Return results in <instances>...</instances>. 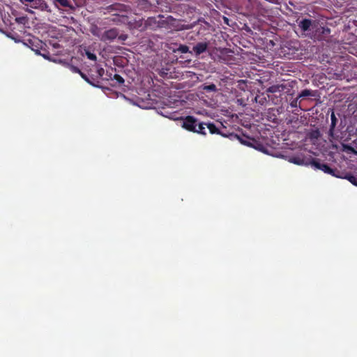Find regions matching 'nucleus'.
Wrapping results in <instances>:
<instances>
[{"label": "nucleus", "mask_w": 357, "mask_h": 357, "mask_svg": "<svg viewBox=\"0 0 357 357\" xmlns=\"http://www.w3.org/2000/svg\"><path fill=\"white\" fill-rule=\"evenodd\" d=\"M298 99H299V98L297 97V98H294L293 100H291V102H290V106L292 108H296V107H298V105H299Z\"/></svg>", "instance_id": "nucleus-25"}, {"label": "nucleus", "mask_w": 357, "mask_h": 357, "mask_svg": "<svg viewBox=\"0 0 357 357\" xmlns=\"http://www.w3.org/2000/svg\"><path fill=\"white\" fill-rule=\"evenodd\" d=\"M132 26L134 29H136L139 31H144L147 30L146 20H144L143 19L135 21Z\"/></svg>", "instance_id": "nucleus-15"}, {"label": "nucleus", "mask_w": 357, "mask_h": 357, "mask_svg": "<svg viewBox=\"0 0 357 357\" xmlns=\"http://www.w3.org/2000/svg\"><path fill=\"white\" fill-rule=\"evenodd\" d=\"M127 38V36L124 34H121L119 36V39L121 40H125Z\"/></svg>", "instance_id": "nucleus-28"}, {"label": "nucleus", "mask_w": 357, "mask_h": 357, "mask_svg": "<svg viewBox=\"0 0 357 357\" xmlns=\"http://www.w3.org/2000/svg\"><path fill=\"white\" fill-rule=\"evenodd\" d=\"M106 10L108 12H119V13H115L114 15L119 17L121 18V21L124 22L125 20L128 18L127 14L130 11V7L123 3H115L108 6L106 8Z\"/></svg>", "instance_id": "nucleus-4"}, {"label": "nucleus", "mask_w": 357, "mask_h": 357, "mask_svg": "<svg viewBox=\"0 0 357 357\" xmlns=\"http://www.w3.org/2000/svg\"><path fill=\"white\" fill-rule=\"evenodd\" d=\"M355 116H357V109L354 112Z\"/></svg>", "instance_id": "nucleus-30"}, {"label": "nucleus", "mask_w": 357, "mask_h": 357, "mask_svg": "<svg viewBox=\"0 0 357 357\" xmlns=\"http://www.w3.org/2000/svg\"><path fill=\"white\" fill-rule=\"evenodd\" d=\"M169 20H174V18L172 16H168L167 18L164 19V16L162 15H159L158 16V29L169 28Z\"/></svg>", "instance_id": "nucleus-9"}, {"label": "nucleus", "mask_w": 357, "mask_h": 357, "mask_svg": "<svg viewBox=\"0 0 357 357\" xmlns=\"http://www.w3.org/2000/svg\"><path fill=\"white\" fill-rule=\"evenodd\" d=\"M15 22L17 23L20 31H22L25 29L26 24L29 23V18L27 16H21L15 18Z\"/></svg>", "instance_id": "nucleus-12"}, {"label": "nucleus", "mask_w": 357, "mask_h": 357, "mask_svg": "<svg viewBox=\"0 0 357 357\" xmlns=\"http://www.w3.org/2000/svg\"><path fill=\"white\" fill-rule=\"evenodd\" d=\"M79 75L81 76V77L85 80L87 83L91 84V85H94L89 79V78L87 77V75L86 74H84V73L81 72V73L79 74Z\"/></svg>", "instance_id": "nucleus-26"}, {"label": "nucleus", "mask_w": 357, "mask_h": 357, "mask_svg": "<svg viewBox=\"0 0 357 357\" xmlns=\"http://www.w3.org/2000/svg\"><path fill=\"white\" fill-rule=\"evenodd\" d=\"M331 123L330 128L328 130V135L331 138H334V131H335V128L337 122V119L336 118L335 114L333 112L331 114Z\"/></svg>", "instance_id": "nucleus-13"}, {"label": "nucleus", "mask_w": 357, "mask_h": 357, "mask_svg": "<svg viewBox=\"0 0 357 357\" xmlns=\"http://www.w3.org/2000/svg\"><path fill=\"white\" fill-rule=\"evenodd\" d=\"M347 180L351 182L353 185L357 186V176L354 175H348L347 176Z\"/></svg>", "instance_id": "nucleus-23"}, {"label": "nucleus", "mask_w": 357, "mask_h": 357, "mask_svg": "<svg viewBox=\"0 0 357 357\" xmlns=\"http://www.w3.org/2000/svg\"><path fill=\"white\" fill-rule=\"evenodd\" d=\"M208 47V43L207 42H199L197 43L192 47V52L195 53V56H199L201 54L205 52Z\"/></svg>", "instance_id": "nucleus-7"}, {"label": "nucleus", "mask_w": 357, "mask_h": 357, "mask_svg": "<svg viewBox=\"0 0 357 357\" xmlns=\"http://www.w3.org/2000/svg\"><path fill=\"white\" fill-rule=\"evenodd\" d=\"M70 70L74 73L80 74L82 72L79 68L73 65L70 66Z\"/></svg>", "instance_id": "nucleus-27"}, {"label": "nucleus", "mask_w": 357, "mask_h": 357, "mask_svg": "<svg viewBox=\"0 0 357 357\" xmlns=\"http://www.w3.org/2000/svg\"><path fill=\"white\" fill-rule=\"evenodd\" d=\"M182 127L190 132H195L202 135H206L205 132L206 127L208 129L209 132L212 135L216 134L223 137L227 136L226 135L223 134L213 123L201 122L193 116H185L183 120Z\"/></svg>", "instance_id": "nucleus-2"}, {"label": "nucleus", "mask_w": 357, "mask_h": 357, "mask_svg": "<svg viewBox=\"0 0 357 357\" xmlns=\"http://www.w3.org/2000/svg\"><path fill=\"white\" fill-rule=\"evenodd\" d=\"M20 1L26 7L29 13H33V12L29 8L36 9L45 13L47 20L50 22H56L57 20V15H55L54 10L47 3V0H20Z\"/></svg>", "instance_id": "nucleus-3"}, {"label": "nucleus", "mask_w": 357, "mask_h": 357, "mask_svg": "<svg viewBox=\"0 0 357 357\" xmlns=\"http://www.w3.org/2000/svg\"><path fill=\"white\" fill-rule=\"evenodd\" d=\"M98 74H99L100 76H102V74H103V73H104V69H103V68H100V69H98Z\"/></svg>", "instance_id": "nucleus-29"}, {"label": "nucleus", "mask_w": 357, "mask_h": 357, "mask_svg": "<svg viewBox=\"0 0 357 357\" xmlns=\"http://www.w3.org/2000/svg\"><path fill=\"white\" fill-rule=\"evenodd\" d=\"M312 96H314V95H313L312 91L311 90H310V89H304V90H303L299 93L298 97L300 98H304V97Z\"/></svg>", "instance_id": "nucleus-20"}, {"label": "nucleus", "mask_w": 357, "mask_h": 357, "mask_svg": "<svg viewBox=\"0 0 357 357\" xmlns=\"http://www.w3.org/2000/svg\"><path fill=\"white\" fill-rule=\"evenodd\" d=\"M310 165L316 169L323 171L324 173L335 176V172L336 169L331 168L327 164L321 163L319 160L314 158H311L310 160Z\"/></svg>", "instance_id": "nucleus-5"}, {"label": "nucleus", "mask_w": 357, "mask_h": 357, "mask_svg": "<svg viewBox=\"0 0 357 357\" xmlns=\"http://www.w3.org/2000/svg\"><path fill=\"white\" fill-rule=\"evenodd\" d=\"M119 36V30L116 28H112L101 33L100 40L102 42H110Z\"/></svg>", "instance_id": "nucleus-6"}, {"label": "nucleus", "mask_w": 357, "mask_h": 357, "mask_svg": "<svg viewBox=\"0 0 357 357\" xmlns=\"http://www.w3.org/2000/svg\"><path fill=\"white\" fill-rule=\"evenodd\" d=\"M298 26L303 32H309L310 38L319 41H328L331 38V29L323 22L310 19H303L298 22Z\"/></svg>", "instance_id": "nucleus-1"}, {"label": "nucleus", "mask_w": 357, "mask_h": 357, "mask_svg": "<svg viewBox=\"0 0 357 357\" xmlns=\"http://www.w3.org/2000/svg\"><path fill=\"white\" fill-rule=\"evenodd\" d=\"M147 29L156 30L158 29V17H149L146 20Z\"/></svg>", "instance_id": "nucleus-10"}, {"label": "nucleus", "mask_w": 357, "mask_h": 357, "mask_svg": "<svg viewBox=\"0 0 357 357\" xmlns=\"http://www.w3.org/2000/svg\"><path fill=\"white\" fill-rule=\"evenodd\" d=\"M27 41L28 43L26 45H29L33 51L38 54H41L39 50V46H40L42 43L41 40L33 38V39H29Z\"/></svg>", "instance_id": "nucleus-8"}, {"label": "nucleus", "mask_w": 357, "mask_h": 357, "mask_svg": "<svg viewBox=\"0 0 357 357\" xmlns=\"http://www.w3.org/2000/svg\"><path fill=\"white\" fill-rule=\"evenodd\" d=\"M310 158L305 160V158H301L299 156L291 157L289 158V161L291 163L298 165H310Z\"/></svg>", "instance_id": "nucleus-11"}, {"label": "nucleus", "mask_w": 357, "mask_h": 357, "mask_svg": "<svg viewBox=\"0 0 357 357\" xmlns=\"http://www.w3.org/2000/svg\"><path fill=\"white\" fill-rule=\"evenodd\" d=\"M54 8L59 10V6L73 8L70 0H53Z\"/></svg>", "instance_id": "nucleus-14"}, {"label": "nucleus", "mask_w": 357, "mask_h": 357, "mask_svg": "<svg viewBox=\"0 0 357 357\" xmlns=\"http://www.w3.org/2000/svg\"><path fill=\"white\" fill-rule=\"evenodd\" d=\"M82 54H85L86 57L91 61H96V55L91 52L89 49H84Z\"/></svg>", "instance_id": "nucleus-19"}, {"label": "nucleus", "mask_w": 357, "mask_h": 357, "mask_svg": "<svg viewBox=\"0 0 357 357\" xmlns=\"http://www.w3.org/2000/svg\"><path fill=\"white\" fill-rule=\"evenodd\" d=\"M204 89L206 91H215L217 88L214 84L206 85L204 87Z\"/></svg>", "instance_id": "nucleus-24"}, {"label": "nucleus", "mask_w": 357, "mask_h": 357, "mask_svg": "<svg viewBox=\"0 0 357 357\" xmlns=\"http://www.w3.org/2000/svg\"><path fill=\"white\" fill-rule=\"evenodd\" d=\"M284 89V86L282 84L273 85L268 88L267 91L269 93H273L280 92V91H283Z\"/></svg>", "instance_id": "nucleus-16"}, {"label": "nucleus", "mask_w": 357, "mask_h": 357, "mask_svg": "<svg viewBox=\"0 0 357 357\" xmlns=\"http://www.w3.org/2000/svg\"><path fill=\"white\" fill-rule=\"evenodd\" d=\"M6 36L8 37H9L10 38L14 40L15 42L21 41V36L17 33L13 31V30L11 31H7Z\"/></svg>", "instance_id": "nucleus-17"}, {"label": "nucleus", "mask_w": 357, "mask_h": 357, "mask_svg": "<svg viewBox=\"0 0 357 357\" xmlns=\"http://www.w3.org/2000/svg\"><path fill=\"white\" fill-rule=\"evenodd\" d=\"M110 78H111L112 79L116 80V82H117L118 84H123V83H124V79H123L121 75H118V74H114V77H113V78H112V77H110Z\"/></svg>", "instance_id": "nucleus-22"}, {"label": "nucleus", "mask_w": 357, "mask_h": 357, "mask_svg": "<svg viewBox=\"0 0 357 357\" xmlns=\"http://www.w3.org/2000/svg\"><path fill=\"white\" fill-rule=\"evenodd\" d=\"M91 31L93 36H98L100 39V30L97 26L92 27Z\"/></svg>", "instance_id": "nucleus-21"}, {"label": "nucleus", "mask_w": 357, "mask_h": 357, "mask_svg": "<svg viewBox=\"0 0 357 357\" xmlns=\"http://www.w3.org/2000/svg\"><path fill=\"white\" fill-rule=\"evenodd\" d=\"M174 52H181L183 54L188 53V52L192 54V52L190 51L189 47L185 45H180L176 50H174Z\"/></svg>", "instance_id": "nucleus-18"}]
</instances>
